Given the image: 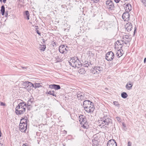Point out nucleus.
Here are the masks:
<instances>
[{"label":"nucleus","mask_w":146,"mask_h":146,"mask_svg":"<svg viewBox=\"0 0 146 146\" xmlns=\"http://www.w3.org/2000/svg\"><path fill=\"white\" fill-rule=\"evenodd\" d=\"M36 32L39 35H40V33L38 31V30H36Z\"/></svg>","instance_id":"obj_41"},{"label":"nucleus","mask_w":146,"mask_h":146,"mask_svg":"<svg viewBox=\"0 0 146 146\" xmlns=\"http://www.w3.org/2000/svg\"><path fill=\"white\" fill-rule=\"evenodd\" d=\"M34 87L35 88H38L41 86L40 83H35L34 84Z\"/></svg>","instance_id":"obj_29"},{"label":"nucleus","mask_w":146,"mask_h":146,"mask_svg":"<svg viewBox=\"0 0 146 146\" xmlns=\"http://www.w3.org/2000/svg\"><path fill=\"white\" fill-rule=\"evenodd\" d=\"M70 61L69 62L70 65L75 68L77 67L78 68L82 66V64L77 57H73Z\"/></svg>","instance_id":"obj_2"},{"label":"nucleus","mask_w":146,"mask_h":146,"mask_svg":"<svg viewBox=\"0 0 146 146\" xmlns=\"http://www.w3.org/2000/svg\"><path fill=\"white\" fill-rule=\"evenodd\" d=\"M146 61V58H145L144 59V63H145Z\"/></svg>","instance_id":"obj_44"},{"label":"nucleus","mask_w":146,"mask_h":146,"mask_svg":"<svg viewBox=\"0 0 146 146\" xmlns=\"http://www.w3.org/2000/svg\"><path fill=\"white\" fill-rule=\"evenodd\" d=\"M33 102V99H29V100H28L27 102V109H28V107L31 106Z\"/></svg>","instance_id":"obj_24"},{"label":"nucleus","mask_w":146,"mask_h":146,"mask_svg":"<svg viewBox=\"0 0 146 146\" xmlns=\"http://www.w3.org/2000/svg\"><path fill=\"white\" fill-rule=\"evenodd\" d=\"M79 118V121L80 122L81 124H82V123H84L87 121L86 118H85V116L83 115L80 116Z\"/></svg>","instance_id":"obj_15"},{"label":"nucleus","mask_w":146,"mask_h":146,"mask_svg":"<svg viewBox=\"0 0 146 146\" xmlns=\"http://www.w3.org/2000/svg\"><path fill=\"white\" fill-rule=\"evenodd\" d=\"M91 65L92 64L91 63V62H90L87 61H86L84 62L83 65L84 67H90Z\"/></svg>","instance_id":"obj_19"},{"label":"nucleus","mask_w":146,"mask_h":146,"mask_svg":"<svg viewBox=\"0 0 146 146\" xmlns=\"http://www.w3.org/2000/svg\"><path fill=\"white\" fill-rule=\"evenodd\" d=\"M77 97L78 100H84L85 98V95L83 93L79 91L77 92Z\"/></svg>","instance_id":"obj_11"},{"label":"nucleus","mask_w":146,"mask_h":146,"mask_svg":"<svg viewBox=\"0 0 146 146\" xmlns=\"http://www.w3.org/2000/svg\"><path fill=\"white\" fill-rule=\"evenodd\" d=\"M116 55L119 58L123 55V53L121 52L120 50H118V51L117 52Z\"/></svg>","instance_id":"obj_25"},{"label":"nucleus","mask_w":146,"mask_h":146,"mask_svg":"<svg viewBox=\"0 0 146 146\" xmlns=\"http://www.w3.org/2000/svg\"><path fill=\"white\" fill-rule=\"evenodd\" d=\"M111 123V119L109 118H106V117H103V118H101L99 121V126H102L106 125H108L110 123Z\"/></svg>","instance_id":"obj_3"},{"label":"nucleus","mask_w":146,"mask_h":146,"mask_svg":"<svg viewBox=\"0 0 146 146\" xmlns=\"http://www.w3.org/2000/svg\"><path fill=\"white\" fill-rule=\"evenodd\" d=\"M92 104V103L89 100H85L83 103V106H87L89 104Z\"/></svg>","instance_id":"obj_22"},{"label":"nucleus","mask_w":146,"mask_h":146,"mask_svg":"<svg viewBox=\"0 0 146 146\" xmlns=\"http://www.w3.org/2000/svg\"><path fill=\"white\" fill-rule=\"evenodd\" d=\"M26 104L24 102L20 103L15 108V113L17 115L23 114L25 111Z\"/></svg>","instance_id":"obj_1"},{"label":"nucleus","mask_w":146,"mask_h":146,"mask_svg":"<svg viewBox=\"0 0 146 146\" xmlns=\"http://www.w3.org/2000/svg\"><path fill=\"white\" fill-rule=\"evenodd\" d=\"M121 41L120 42L119 40H117L115 44V47L117 48H121L122 47V45L123 43H121Z\"/></svg>","instance_id":"obj_14"},{"label":"nucleus","mask_w":146,"mask_h":146,"mask_svg":"<svg viewBox=\"0 0 146 146\" xmlns=\"http://www.w3.org/2000/svg\"><path fill=\"white\" fill-rule=\"evenodd\" d=\"M27 121V119L24 118L21 119L19 127L20 130L22 132H25L27 129V124L26 123Z\"/></svg>","instance_id":"obj_4"},{"label":"nucleus","mask_w":146,"mask_h":146,"mask_svg":"<svg viewBox=\"0 0 146 146\" xmlns=\"http://www.w3.org/2000/svg\"><path fill=\"white\" fill-rule=\"evenodd\" d=\"M0 105L1 106H4L5 105V104L3 102H1Z\"/></svg>","instance_id":"obj_36"},{"label":"nucleus","mask_w":146,"mask_h":146,"mask_svg":"<svg viewBox=\"0 0 146 146\" xmlns=\"http://www.w3.org/2000/svg\"><path fill=\"white\" fill-rule=\"evenodd\" d=\"M54 44H55V45H56V44L55 43V42H54Z\"/></svg>","instance_id":"obj_52"},{"label":"nucleus","mask_w":146,"mask_h":146,"mask_svg":"<svg viewBox=\"0 0 146 146\" xmlns=\"http://www.w3.org/2000/svg\"><path fill=\"white\" fill-rule=\"evenodd\" d=\"M28 82H25L23 83V85L25 86V88L27 89H28L29 88V86L28 85Z\"/></svg>","instance_id":"obj_30"},{"label":"nucleus","mask_w":146,"mask_h":146,"mask_svg":"<svg viewBox=\"0 0 146 146\" xmlns=\"http://www.w3.org/2000/svg\"><path fill=\"white\" fill-rule=\"evenodd\" d=\"M123 40L126 41L127 42H129L130 40V38H129V37L127 35H126L123 36Z\"/></svg>","instance_id":"obj_21"},{"label":"nucleus","mask_w":146,"mask_h":146,"mask_svg":"<svg viewBox=\"0 0 146 146\" xmlns=\"http://www.w3.org/2000/svg\"><path fill=\"white\" fill-rule=\"evenodd\" d=\"M103 70L102 67L99 66H96L92 70V73L94 74L97 75L100 73Z\"/></svg>","instance_id":"obj_7"},{"label":"nucleus","mask_w":146,"mask_h":146,"mask_svg":"<svg viewBox=\"0 0 146 146\" xmlns=\"http://www.w3.org/2000/svg\"><path fill=\"white\" fill-rule=\"evenodd\" d=\"M122 18L124 21H128L129 19V14L128 12L124 13L122 16Z\"/></svg>","instance_id":"obj_9"},{"label":"nucleus","mask_w":146,"mask_h":146,"mask_svg":"<svg viewBox=\"0 0 146 146\" xmlns=\"http://www.w3.org/2000/svg\"><path fill=\"white\" fill-rule=\"evenodd\" d=\"M125 6L124 7L125 10L130 11L131 10L132 7L129 3L125 4Z\"/></svg>","instance_id":"obj_16"},{"label":"nucleus","mask_w":146,"mask_h":146,"mask_svg":"<svg viewBox=\"0 0 146 146\" xmlns=\"http://www.w3.org/2000/svg\"><path fill=\"white\" fill-rule=\"evenodd\" d=\"M28 86H29H29L30 87H34V84H33L31 82H28Z\"/></svg>","instance_id":"obj_34"},{"label":"nucleus","mask_w":146,"mask_h":146,"mask_svg":"<svg viewBox=\"0 0 146 146\" xmlns=\"http://www.w3.org/2000/svg\"><path fill=\"white\" fill-rule=\"evenodd\" d=\"M135 30H136V29H135L134 31V33L135 32Z\"/></svg>","instance_id":"obj_51"},{"label":"nucleus","mask_w":146,"mask_h":146,"mask_svg":"<svg viewBox=\"0 0 146 146\" xmlns=\"http://www.w3.org/2000/svg\"><path fill=\"white\" fill-rule=\"evenodd\" d=\"M116 119L118 121H119L120 120V118L118 117H116Z\"/></svg>","instance_id":"obj_37"},{"label":"nucleus","mask_w":146,"mask_h":146,"mask_svg":"<svg viewBox=\"0 0 146 146\" xmlns=\"http://www.w3.org/2000/svg\"><path fill=\"white\" fill-rule=\"evenodd\" d=\"M128 146H131V143L130 141H129L128 143Z\"/></svg>","instance_id":"obj_38"},{"label":"nucleus","mask_w":146,"mask_h":146,"mask_svg":"<svg viewBox=\"0 0 146 146\" xmlns=\"http://www.w3.org/2000/svg\"><path fill=\"white\" fill-rule=\"evenodd\" d=\"M121 97L123 98H126L128 96V95L127 93L125 92H122L121 94Z\"/></svg>","instance_id":"obj_27"},{"label":"nucleus","mask_w":146,"mask_h":146,"mask_svg":"<svg viewBox=\"0 0 146 146\" xmlns=\"http://www.w3.org/2000/svg\"><path fill=\"white\" fill-rule=\"evenodd\" d=\"M113 104H114L116 106L119 107V104L117 102H114Z\"/></svg>","instance_id":"obj_35"},{"label":"nucleus","mask_w":146,"mask_h":146,"mask_svg":"<svg viewBox=\"0 0 146 146\" xmlns=\"http://www.w3.org/2000/svg\"><path fill=\"white\" fill-rule=\"evenodd\" d=\"M106 7L110 10H114L115 6L113 1L111 0H108L106 1Z\"/></svg>","instance_id":"obj_5"},{"label":"nucleus","mask_w":146,"mask_h":146,"mask_svg":"<svg viewBox=\"0 0 146 146\" xmlns=\"http://www.w3.org/2000/svg\"><path fill=\"white\" fill-rule=\"evenodd\" d=\"M125 28L128 31H130L132 28V25L131 23L129 22L126 24Z\"/></svg>","instance_id":"obj_12"},{"label":"nucleus","mask_w":146,"mask_h":146,"mask_svg":"<svg viewBox=\"0 0 146 146\" xmlns=\"http://www.w3.org/2000/svg\"><path fill=\"white\" fill-rule=\"evenodd\" d=\"M114 57V54L112 51L107 53L106 55V58L108 61L112 60Z\"/></svg>","instance_id":"obj_6"},{"label":"nucleus","mask_w":146,"mask_h":146,"mask_svg":"<svg viewBox=\"0 0 146 146\" xmlns=\"http://www.w3.org/2000/svg\"><path fill=\"white\" fill-rule=\"evenodd\" d=\"M8 13L7 11H6V12L5 14V16H7V15H8Z\"/></svg>","instance_id":"obj_43"},{"label":"nucleus","mask_w":146,"mask_h":146,"mask_svg":"<svg viewBox=\"0 0 146 146\" xmlns=\"http://www.w3.org/2000/svg\"><path fill=\"white\" fill-rule=\"evenodd\" d=\"M22 68H27L26 67H22Z\"/></svg>","instance_id":"obj_47"},{"label":"nucleus","mask_w":146,"mask_h":146,"mask_svg":"<svg viewBox=\"0 0 146 146\" xmlns=\"http://www.w3.org/2000/svg\"><path fill=\"white\" fill-rule=\"evenodd\" d=\"M81 125L82 127L84 129H87L89 127V125L87 121L84 123H82V124Z\"/></svg>","instance_id":"obj_20"},{"label":"nucleus","mask_w":146,"mask_h":146,"mask_svg":"<svg viewBox=\"0 0 146 146\" xmlns=\"http://www.w3.org/2000/svg\"><path fill=\"white\" fill-rule=\"evenodd\" d=\"M141 2L143 3H145L146 2V0H141Z\"/></svg>","instance_id":"obj_42"},{"label":"nucleus","mask_w":146,"mask_h":146,"mask_svg":"<svg viewBox=\"0 0 146 146\" xmlns=\"http://www.w3.org/2000/svg\"><path fill=\"white\" fill-rule=\"evenodd\" d=\"M6 0H3V1L4 3H5L6 2Z\"/></svg>","instance_id":"obj_46"},{"label":"nucleus","mask_w":146,"mask_h":146,"mask_svg":"<svg viewBox=\"0 0 146 146\" xmlns=\"http://www.w3.org/2000/svg\"><path fill=\"white\" fill-rule=\"evenodd\" d=\"M93 105H92V104H89L87 106H84L85 109H85H86L87 108H88L91 106Z\"/></svg>","instance_id":"obj_33"},{"label":"nucleus","mask_w":146,"mask_h":146,"mask_svg":"<svg viewBox=\"0 0 146 146\" xmlns=\"http://www.w3.org/2000/svg\"><path fill=\"white\" fill-rule=\"evenodd\" d=\"M115 2L116 3H118L120 1V0H114Z\"/></svg>","instance_id":"obj_39"},{"label":"nucleus","mask_w":146,"mask_h":146,"mask_svg":"<svg viewBox=\"0 0 146 146\" xmlns=\"http://www.w3.org/2000/svg\"><path fill=\"white\" fill-rule=\"evenodd\" d=\"M0 2H2V0H0Z\"/></svg>","instance_id":"obj_53"},{"label":"nucleus","mask_w":146,"mask_h":146,"mask_svg":"<svg viewBox=\"0 0 146 146\" xmlns=\"http://www.w3.org/2000/svg\"><path fill=\"white\" fill-rule=\"evenodd\" d=\"M23 146H27V145H25V144H23Z\"/></svg>","instance_id":"obj_49"},{"label":"nucleus","mask_w":146,"mask_h":146,"mask_svg":"<svg viewBox=\"0 0 146 146\" xmlns=\"http://www.w3.org/2000/svg\"><path fill=\"white\" fill-rule=\"evenodd\" d=\"M94 109V108L93 105L91 106L88 108H87L85 109V111L88 113H91L92 112Z\"/></svg>","instance_id":"obj_17"},{"label":"nucleus","mask_w":146,"mask_h":146,"mask_svg":"<svg viewBox=\"0 0 146 146\" xmlns=\"http://www.w3.org/2000/svg\"><path fill=\"white\" fill-rule=\"evenodd\" d=\"M1 11L2 15H3L5 12V7L4 5H2L1 6Z\"/></svg>","instance_id":"obj_26"},{"label":"nucleus","mask_w":146,"mask_h":146,"mask_svg":"<svg viewBox=\"0 0 146 146\" xmlns=\"http://www.w3.org/2000/svg\"><path fill=\"white\" fill-rule=\"evenodd\" d=\"M46 48V46L45 45H43L41 47V48L40 49V50L41 51H44L45 50Z\"/></svg>","instance_id":"obj_32"},{"label":"nucleus","mask_w":146,"mask_h":146,"mask_svg":"<svg viewBox=\"0 0 146 146\" xmlns=\"http://www.w3.org/2000/svg\"><path fill=\"white\" fill-rule=\"evenodd\" d=\"M122 125L124 127H125L126 126L125 124L124 123H122Z\"/></svg>","instance_id":"obj_40"},{"label":"nucleus","mask_w":146,"mask_h":146,"mask_svg":"<svg viewBox=\"0 0 146 146\" xmlns=\"http://www.w3.org/2000/svg\"><path fill=\"white\" fill-rule=\"evenodd\" d=\"M121 3H122V4H121V5H123V3H122V1H121Z\"/></svg>","instance_id":"obj_48"},{"label":"nucleus","mask_w":146,"mask_h":146,"mask_svg":"<svg viewBox=\"0 0 146 146\" xmlns=\"http://www.w3.org/2000/svg\"><path fill=\"white\" fill-rule=\"evenodd\" d=\"M133 84L131 83V82H128L126 86V88L128 90H129L132 88Z\"/></svg>","instance_id":"obj_18"},{"label":"nucleus","mask_w":146,"mask_h":146,"mask_svg":"<svg viewBox=\"0 0 146 146\" xmlns=\"http://www.w3.org/2000/svg\"><path fill=\"white\" fill-rule=\"evenodd\" d=\"M25 14L27 16V19L29 20V11H26L25 12Z\"/></svg>","instance_id":"obj_31"},{"label":"nucleus","mask_w":146,"mask_h":146,"mask_svg":"<svg viewBox=\"0 0 146 146\" xmlns=\"http://www.w3.org/2000/svg\"><path fill=\"white\" fill-rule=\"evenodd\" d=\"M43 42H44V39H43Z\"/></svg>","instance_id":"obj_50"},{"label":"nucleus","mask_w":146,"mask_h":146,"mask_svg":"<svg viewBox=\"0 0 146 146\" xmlns=\"http://www.w3.org/2000/svg\"><path fill=\"white\" fill-rule=\"evenodd\" d=\"M78 71L79 73L81 74H84L86 72L84 68H81Z\"/></svg>","instance_id":"obj_28"},{"label":"nucleus","mask_w":146,"mask_h":146,"mask_svg":"<svg viewBox=\"0 0 146 146\" xmlns=\"http://www.w3.org/2000/svg\"><path fill=\"white\" fill-rule=\"evenodd\" d=\"M107 146H117V144L115 140L112 139L108 141Z\"/></svg>","instance_id":"obj_10"},{"label":"nucleus","mask_w":146,"mask_h":146,"mask_svg":"<svg viewBox=\"0 0 146 146\" xmlns=\"http://www.w3.org/2000/svg\"><path fill=\"white\" fill-rule=\"evenodd\" d=\"M68 49L67 46L65 47V45H62L60 46L59 50L60 53L65 54L67 52Z\"/></svg>","instance_id":"obj_8"},{"label":"nucleus","mask_w":146,"mask_h":146,"mask_svg":"<svg viewBox=\"0 0 146 146\" xmlns=\"http://www.w3.org/2000/svg\"><path fill=\"white\" fill-rule=\"evenodd\" d=\"M47 93L50 95H52L53 96L56 97V94L54 91H50L47 92Z\"/></svg>","instance_id":"obj_23"},{"label":"nucleus","mask_w":146,"mask_h":146,"mask_svg":"<svg viewBox=\"0 0 146 146\" xmlns=\"http://www.w3.org/2000/svg\"><path fill=\"white\" fill-rule=\"evenodd\" d=\"M121 42H122V43H123V44H127V43L126 42H123V41H121Z\"/></svg>","instance_id":"obj_45"},{"label":"nucleus","mask_w":146,"mask_h":146,"mask_svg":"<svg viewBox=\"0 0 146 146\" xmlns=\"http://www.w3.org/2000/svg\"><path fill=\"white\" fill-rule=\"evenodd\" d=\"M49 87L51 89H54L55 90H58L60 88V85L55 84H51L49 85Z\"/></svg>","instance_id":"obj_13"}]
</instances>
